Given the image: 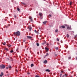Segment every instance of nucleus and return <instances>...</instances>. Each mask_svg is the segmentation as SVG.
<instances>
[{
	"label": "nucleus",
	"mask_w": 77,
	"mask_h": 77,
	"mask_svg": "<svg viewBox=\"0 0 77 77\" xmlns=\"http://www.w3.org/2000/svg\"><path fill=\"white\" fill-rule=\"evenodd\" d=\"M14 35L16 36H19L20 35V32L19 31H17L16 32L14 33Z\"/></svg>",
	"instance_id": "1"
},
{
	"label": "nucleus",
	"mask_w": 77,
	"mask_h": 77,
	"mask_svg": "<svg viewBox=\"0 0 77 77\" xmlns=\"http://www.w3.org/2000/svg\"><path fill=\"white\" fill-rule=\"evenodd\" d=\"M1 69H4L5 68V66L3 64H2L0 66Z\"/></svg>",
	"instance_id": "2"
},
{
	"label": "nucleus",
	"mask_w": 77,
	"mask_h": 77,
	"mask_svg": "<svg viewBox=\"0 0 77 77\" xmlns=\"http://www.w3.org/2000/svg\"><path fill=\"white\" fill-rule=\"evenodd\" d=\"M60 29H64L65 28V26L63 25L62 26H60Z\"/></svg>",
	"instance_id": "3"
},
{
	"label": "nucleus",
	"mask_w": 77,
	"mask_h": 77,
	"mask_svg": "<svg viewBox=\"0 0 77 77\" xmlns=\"http://www.w3.org/2000/svg\"><path fill=\"white\" fill-rule=\"evenodd\" d=\"M29 29V31L30 32L32 30V27L30 26H29L28 27Z\"/></svg>",
	"instance_id": "4"
},
{
	"label": "nucleus",
	"mask_w": 77,
	"mask_h": 77,
	"mask_svg": "<svg viewBox=\"0 0 77 77\" xmlns=\"http://www.w3.org/2000/svg\"><path fill=\"white\" fill-rule=\"evenodd\" d=\"M45 50H46V52H47L48 51V50H49V49H48V48L45 47Z\"/></svg>",
	"instance_id": "5"
},
{
	"label": "nucleus",
	"mask_w": 77,
	"mask_h": 77,
	"mask_svg": "<svg viewBox=\"0 0 77 77\" xmlns=\"http://www.w3.org/2000/svg\"><path fill=\"white\" fill-rule=\"evenodd\" d=\"M39 16L40 17H42V15H43L42 14V13H39Z\"/></svg>",
	"instance_id": "6"
},
{
	"label": "nucleus",
	"mask_w": 77,
	"mask_h": 77,
	"mask_svg": "<svg viewBox=\"0 0 77 77\" xmlns=\"http://www.w3.org/2000/svg\"><path fill=\"white\" fill-rule=\"evenodd\" d=\"M27 37L28 38V39H32V37L30 36H27Z\"/></svg>",
	"instance_id": "7"
},
{
	"label": "nucleus",
	"mask_w": 77,
	"mask_h": 77,
	"mask_svg": "<svg viewBox=\"0 0 77 77\" xmlns=\"http://www.w3.org/2000/svg\"><path fill=\"white\" fill-rule=\"evenodd\" d=\"M3 75V72H2L1 73V74L0 75V77H2Z\"/></svg>",
	"instance_id": "8"
},
{
	"label": "nucleus",
	"mask_w": 77,
	"mask_h": 77,
	"mask_svg": "<svg viewBox=\"0 0 77 77\" xmlns=\"http://www.w3.org/2000/svg\"><path fill=\"white\" fill-rule=\"evenodd\" d=\"M47 62V60H45L44 62V63H46Z\"/></svg>",
	"instance_id": "9"
},
{
	"label": "nucleus",
	"mask_w": 77,
	"mask_h": 77,
	"mask_svg": "<svg viewBox=\"0 0 77 77\" xmlns=\"http://www.w3.org/2000/svg\"><path fill=\"white\" fill-rule=\"evenodd\" d=\"M49 56V54H48V53H47L46 54L45 56V57L46 56Z\"/></svg>",
	"instance_id": "10"
},
{
	"label": "nucleus",
	"mask_w": 77,
	"mask_h": 77,
	"mask_svg": "<svg viewBox=\"0 0 77 77\" xmlns=\"http://www.w3.org/2000/svg\"><path fill=\"white\" fill-rule=\"evenodd\" d=\"M43 23L44 24H46V23H47V21H45L43 22Z\"/></svg>",
	"instance_id": "11"
},
{
	"label": "nucleus",
	"mask_w": 77,
	"mask_h": 77,
	"mask_svg": "<svg viewBox=\"0 0 77 77\" xmlns=\"http://www.w3.org/2000/svg\"><path fill=\"white\" fill-rule=\"evenodd\" d=\"M17 10L18 11H20V8H17Z\"/></svg>",
	"instance_id": "12"
},
{
	"label": "nucleus",
	"mask_w": 77,
	"mask_h": 77,
	"mask_svg": "<svg viewBox=\"0 0 77 77\" xmlns=\"http://www.w3.org/2000/svg\"><path fill=\"white\" fill-rule=\"evenodd\" d=\"M34 32L36 33H38V32L36 31V30H34Z\"/></svg>",
	"instance_id": "13"
},
{
	"label": "nucleus",
	"mask_w": 77,
	"mask_h": 77,
	"mask_svg": "<svg viewBox=\"0 0 77 77\" xmlns=\"http://www.w3.org/2000/svg\"><path fill=\"white\" fill-rule=\"evenodd\" d=\"M46 71H47V72H50V70H49V69H47L46 70Z\"/></svg>",
	"instance_id": "14"
},
{
	"label": "nucleus",
	"mask_w": 77,
	"mask_h": 77,
	"mask_svg": "<svg viewBox=\"0 0 77 77\" xmlns=\"http://www.w3.org/2000/svg\"><path fill=\"white\" fill-rule=\"evenodd\" d=\"M62 74H61L60 76V77H64V76H65V75H63V76H62Z\"/></svg>",
	"instance_id": "15"
},
{
	"label": "nucleus",
	"mask_w": 77,
	"mask_h": 77,
	"mask_svg": "<svg viewBox=\"0 0 77 77\" xmlns=\"http://www.w3.org/2000/svg\"><path fill=\"white\" fill-rule=\"evenodd\" d=\"M55 48V49H56V50H58V49H59V48H58V47H56Z\"/></svg>",
	"instance_id": "16"
},
{
	"label": "nucleus",
	"mask_w": 77,
	"mask_h": 77,
	"mask_svg": "<svg viewBox=\"0 0 77 77\" xmlns=\"http://www.w3.org/2000/svg\"><path fill=\"white\" fill-rule=\"evenodd\" d=\"M33 66H34V65L33 64H31V67H33Z\"/></svg>",
	"instance_id": "17"
},
{
	"label": "nucleus",
	"mask_w": 77,
	"mask_h": 77,
	"mask_svg": "<svg viewBox=\"0 0 77 77\" xmlns=\"http://www.w3.org/2000/svg\"><path fill=\"white\" fill-rule=\"evenodd\" d=\"M67 29H68L69 30L70 29V27H69V26H68L67 27Z\"/></svg>",
	"instance_id": "18"
},
{
	"label": "nucleus",
	"mask_w": 77,
	"mask_h": 77,
	"mask_svg": "<svg viewBox=\"0 0 77 77\" xmlns=\"http://www.w3.org/2000/svg\"><path fill=\"white\" fill-rule=\"evenodd\" d=\"M36 45H37V46H38H38H39V43H36Z\"/></svg>",
	"instance_id": "19"
},
{
	"label": "nucleus",
	"mask_w": 77,
	"mask_h": 77,
	"mask_svg": "<svg viewBox=\"0 0 77 77\" xmlns=\"http://www.w3.org/2000/svg\"><path fill=\"white\" fill-rule=\"evenodd\" d=\"M21 4H22V5H26V4L23 2H21Z\"/></svg>",
	"instance_id": "20"
},
{
	"label": "nucleus",
	"mask_w": 77,
	"mask_h": 77,
	"mask_svg": "<svg viewBox=\"0 0 77 77\" xmlns=\"http://www.w3.org/2000/svg\"><path fill=\"white\" fill-rule=\"evenodd\" d=\"M66 36L67 38L69 37V35H68V34H67L66 35Z\"/></svg>",
	"instance_id": "21"
},
{
	"label": "nucleus",
	"mask_w": 77,
	"mask_h": 77,
	"mask_svg": "<svg viewBox=\"0 0 77 77\" xmlns=\"http://www.w3.org/2000/svg\"><path fill=\"white\" fill-rule=\"evenodd\" d=\"M5 50H7V51H8V49L7 48H5Z\"/></svg>",
	"instance_id": "22"
},
{
	"label": "nucleus",
	"mask_w": 77,
	"mask_h": 77,
	"mask_svg": "<svg viewBox=\"0 0 77 77\" xmlns=\"http://www.w3.org/2000/svg\"><path fill=\"white\" fill-rule=\"evenodd\" d=\"M55 32H58V29H56L55 30Z\"/></svg>",
	"instance_id": "23"
},
{
	"label": "nucleus",
	"mask_w": 77,
	"mask_h": 77,
	"mask_svg": "<svg viewBox=\"0 0 77 77\" xmlns=\"http://www.w3.org/2000/svg\"><path fill=\"white\" fill-rule=\"evenodd\" d=\"M72 5V2H71L69 3L70 5Z\"/></svg>",
	"instance_id": "24"
},
{
	"label": "nucleus",
	"mask_w": 77,
	"mask_h": 77,
	"mask_svg": "<svg viewBox=\"0 0 77 77\" xmlns=\"http://www.w3.org/2000/svg\"><path fill=\"white\" fill-rule=\"evenodd\" d=\"M8 67L10 68H12V67H11V66H9Z\"/></svg>",
	"instance_id": "25"
},
{
	"label": "nucleus",
	"mask_w": 77,
	"mask_h": 77,
	"mask_svg": "<svg viewBox=\"0 0 77 77\" xmlns=\"http://www.w3.org/2000/svg\"><path fill=\"white\" fill-rule=\"evenodd\" d=\"M57 41H59V38H57Z\"/></svg>",
	"instance_id": "26"
},
{
	"label": "nucleus",
	"mask_w": 77,
	"mask_h": 77,
	"mask_svg": "<svg viewBox=\"0 0 77 77\" xmlns=\"http://www.w3.org/2000/svg\"><path fill=\"white\" fill-rule=\"evenodd\" d=\"M11 53H13L14 52V51L13 50H11L10 51Z\"/></svg>",
	"instance_id": "27"
},
{
	"label": "nucleus",
	"mask_w": 77,
	"mask_h": 77,
	"mask_svg": "<svg viewBox=\"0 0 77 77\" xmlns=\"http://www.w3.org/2000/svg\"><path fill=\"white\" fill-rule=\"evenodd\" d=\"M35 77H40L38 75H36L35 76Z\"/></svg>",
	"instance_id": "28"
},
{
	"label": "nucleus",
	"mask_w": 77,
	"mask_h": 77,
	"mask_svg": "<svg viewBox=\"0 0 77 77\" xmlns=\"http://www.w3.org/2000/svg\"><path fill=\"white\" fill-rule=\"evenodd\" d=\"M6 69H9V66L8 67H7L6 68Z\"/></svg>",
	"instance_id": "29"
},
{
	"label": "nucleus",
	"mask_w": 77,
	"mask_h": 77,
	"mask_svg": "<svg viewBox=\"0 0 77 77\" xmlns=\"http://www.w3.org/2000/svg\"><path fill=\"white\" fill-rule=\"evenodd\" d=\"M30 21H33V20H32V19H30Z\"/></svg>",
	"instance_id": "30"
},
{
	"label": "nucleus",
	"mask_w": 77,
	"mask_h": 77,
	"mask_svg": "<svg viewBox=\"0 0 77 77\" xmlns=\"http://www.w3.org/2000/svg\"><path fill=\"white\" fill-rule=\"evenodd\" d=\"M46 42H46V41H45V42H44V44H46Z\"/></svg>",
	"instance_id": "31"
},
{
	"label": "nucleus",
	"mask_w": 77,
	"mask_h": 77,
	"mask_svg": "<svg viewBox=\"0 0 77 77\" xmlns=\"http://www.w3.org/2000/svg\"><path fill=\"white\" fill-rule=\"evenodd\" d=\"M27 74L29 75L30 74V72H28L27 73Z\"/></svg>",
	"instance_id": "32"
},
{
	"label": "nucleus",
	"mask_w": 77,
	"mask_h": 77,
	"mask_svg": "<svg viewBox=\"0 0 77 77\" xmlns=\"http://www.w3.org/2000/svg\"><path fill=\"white\" fill-rule=\"evenodd\" d=\"M29 19H32V17H29Z\"/></svg>",
	"instance_id": "33"
},
{
	"label": "nucleus",
	"mask_w": 77,
	"mask_h": 77,
	"mask_svg": "<svg viewBox=\"0 0 77 77\" xmlns=\"http://www.w3.org/2000/svg\"><path fill=\"white\" fill-rule=\"evenodd\" d=\"M8 47H11V45H9L8 46Z\"/></svg>",
	"instance_id": "34"
},
{
	"label": "nucleus",
	"mask_w": 77,
	"mask_h": 77,
	"mask_svg": "<svg viewBox=\"0 0 77 77\" xmlns=\"http://www.w3.org/2000/svg\"><path fill=\"white\" fill-rule=\"evenodd\" d=\"M71 59V57H68V59Z\"/></svg>",
	"instance_id": "35"
},
{
	"label": "nucleus",
	"mask_w": 77,
	"mask_h": 77,
	"mask_svg": "<svg viewBox=\"0 0 77 77\" xmlns=\"http://www.w3.org/2000/svg\"><path fill=\"white\" fill-rule=\"evenodd\" d=\"M64 75L65 76V77H66V76H67V75H66V74H65Z\"/></svg>",
	"instance_id": "36"
},
{
	"label": "nucleus",
	"mask_w": 77,
	"mask_h": 77,
	"mask_svg": "<svg viewBox=\"0 0 77 77\" xmlns=\"http://www.w3.org/2000/svg\"><path fill=\"white\" fill-rule=\"evenodd\" d=\"M3 45H6V44H5V43H3Z\"/></svg>",
	"instance_id": "37"
},
{
	"label": "nucleus",
	"mask_w": 77,
	"mask_h": 77,
	"mask_svg": "<svg viewBox=\"0 0 77 77\" xmlns=\"http://www.w3.org/2000/svg\"><path fill=\"white\" fill-rule=\"evenodd\" d=\"M14 17L15 18H16L17 17V16L16 15H14Z\"/></svg>",
	"instance_id": "38"
},
{
	"label": "nucleus",
	"mask_w": 77,
	"mask_h": 77,
	"mask_svg": "<svg viewBox=\"0 0 77 77\" xmlns=\"http://www.w3.org/2000/svg\"><path fill=\"white\" fill-rule=\"evenodd\" d=\"M49 15L50 17H51V14H50Z\"/></svg>",
	"instance_id": "39"
},
{
	"label": "nucleus",
	"mask_w": 77,
	"mask_h": 77,
	"mask_svg": "<svg viewBox=\"0 0 77 77\" xmlns=\"http://www.w3.org/2000/svg\"><path fill=\"white\" fill-rule=\"evenodd\" d=\"M47 45H49V44H48V43H47Z\"/></svg>",
	"instance_id": "40"
},
{
	"label": "nucleus",
	"mask_w": 77,
	"mask_h": 77,
	"mask_svg": "<svg viewBox=\"0 0 77 77\" xmlns=\"http://www.w3.org/2000/svg\"><path fill=\"white\" fill-rule=\"evenodd\" d=\"M39 29L40 30H41V28H39Z\"/></svg>",
	"instance_id": "41"
},
{
	"label": "nucleus",
	"mask_w": 77,
	"mask_h": 77,
	"mask_svg": "<svg viewBox=\"0 0 77 77\" xmlns=\"http://www.w3.org/2000/svg\"><path fill=\"white\" fill-rule=\"evenodd\" d=\"M16 71L17 72H18V70L17 69H16Z\"/></svg>",
	"instance_id": "42"
},
{
	"label": "nucleus",
	"mask_w": 77,
	"mask_h": 77,
	"mask_svg": "<svg viewBox=\"0 0 77 77\" xmlns=\"http://www.w3.org/2000/svg\"><path fill=\"white\" fill-rule=\"evenodd\" d=\"M63 72V71H61V72Z\"/></svg>",
	"instance_id": "43"
},
{
	"label": "nucleus",
	"mask_w": 77,
	"mask_h": 77,
	"mask_svg": "<svg viewBox=\"0 0 77 77\" xmlns=\"http://www.w3.org/2000/svg\"><path fill=\"white\" fill-rule=\"evenodd\" d=\"M23 42H25V40H23Z\"/></svg>",
	"instance_id": "44"
},
{
	"label": "nucleus",
	"mask_w": 77,
	"mask_h": 77,
	"mask_svg": "<svg viewBox=\"0 0 77 77\" xmlns=\"http://www.w3.org/2000/svg\"><path fill=\"white\" fill-rule=\"evenodd\" d=\"M76 60H77V57L76 58Z\"/></svg>",
	"instance_id": "45"
},
{
	"label": "nucleus",
	"mask_w": 77,
	"mask_h": 77,
	"mask_svg": "<svg viewBox=\"0 0 77 77\" xmlns=\"http://www.w3.org/2000/svg\"><path fill=\"white\" fill-rule=\"evenodd\" d=\"M77 36V35L75 36V37H76V36Z\"/></svg>",
	"instance_id": "46"
},
{
	"label": "nucleus",
	"mask_w": 77,
	"mask_h": 77,
	"mask_svg": "<svg viewBox=\"0 0 77 77\" xmlns=\"http://www.w3.org/2000/svg\"><path fill=\"white\" fill-rule=\"evenodd\" d=\"M5 44H6V42H5Z\"/></svg>",
	"instance_id": "47"
},
{
	"label": "nucleus",
	"mask_w": 77,
	"mask_h": 77,
	"mask_svg": "<svg viewBox=\"0 0 77 77\" xmlns=\"http://www.w3.org/2000/svg\"><path fill=\"white\" fill-rule=\"evenodd\" d=\"M17 50H17H17H16V51H17Z\"/></svg>",
	"instance_id": "48"
},
{
	"label": "nucleus",
	"mask_w": 77,
	"mask_h": 77,
	"mask_svg": "<svg viewBox=\"0 0 77 77\" xmlns=\"http://www.w3.org/2000/svg\"><path fill=\"white\" fill-rule=\"evenodd\" d=\"M76 75H74V76H75Z\"/></svg>",
	"instance_id": "49"
},
{
	"label": "nucleus",
	"mask_w": 77,
	"mask_h": 77,
	"mask_svg": "<svg viewBox=\"0 0 77 77\" xmlns=\"http://www.w3.org/2000/svg\"><path fill=\"white\" fill-rule=\"evenodd\" d=\"M70 77H72V76H70Z\"/></svg>",
	"instance_id": "50"
},
{
	"label": "nucleus",
	"mask_w": 77,
	"mask_h": 77,
	"mask_svg": "<svg viewBox=\"0 0 77 77\" xmlns=\"http://www.w3.org/2000/svg\"><path fill=\"white\" fill-rule=\"evenodd\" d=\"M76 77H77V76H76Z\"/></svg>",
	"instance_id": "51"
}]
</instances>
